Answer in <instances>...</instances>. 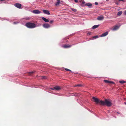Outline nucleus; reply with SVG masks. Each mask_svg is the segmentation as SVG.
I'll list each match as a JSON object with an SVG mask.
<instances>
[{"mask_svg":"<svg viewBox=\"0 0 126 126\" xmlns=\"http://www.w3.org/2000/svg\"><path fill=\"white\" fill-rule=\"evenodd\" d=\"M124 14L125 15H126V11H125L124 12Z\"/></svg>","mask_w":126,"mask_h":126,"instance_id":"32","label":"nucleus"},{"mask_svg":"<svg viewBox=\"0 0 126 126\" xmlns=\"http://www.w3.org/2000/svg\"><path fill=\"white\" fill-rule=\"evenodd\" d=\"M82 86L81 85L78 84L77 85H75L74 86V87H77V86H78V87H81Z\"/></svg>","mask_w":126,"mask_h":126,"instance_id":"20","label":"nucleus"},{"mask_svg":"<svg viewBox=\"0 0 126 126\" xmlns=\"http://www.w3.org/2000/svg\"><path fill=\"white\" fill-rule=\"evenodd\" d=\"M101 105L105 106L106 105L107 106L110 107L111 106L112 103L107 99H106L105 101H101Z\"/></svg>","mask_w":126,"mask_h":126,"instance_id":"1","label":"nucleus"},{"mask_svg":"<svg viewBox=\"0 0 126 126\" xmlns=\"http://www.w3.org/2000/svg\"><path fill=\"white\" fill-rule=\"evenodd\" d=\"M92 98L94 100V102L96 103L97 104H99L100 105H101L100 102L101 101H102V100H100L98 98H95L94 97H93Z\"/></svg>","mask_w":126,"mask_h":126,"instance_id":"4","label":"nucleus"},{"mask_svg":"<svg viewBox=\"0 0 126 126\" xmlns=\"http://www.w3.org/2000/svg\"><path fill=\"white\" fill-rule=\"evenodd\" d=\"M92 98L94 100V102L96 103L97 104H99L100 105H101L100 102L101 101H102V100H100L98 98H95L94 97H93Z\"/></svg>","mask_w":126,"mask_h":126,"instance_id":"3","label":"nucleus"},{"mask_svg":"<svg viewBox=\"0 0 126 126\" xmlns=\"http://www.w3.org/2000/svg\"><path fill=\"white\" fill-rule=\"evenodd\" d=\"M104 81L106 83H107L114 84V82H113L109 81L107 80H104Z\"/></svg>","mask_w":126,"mask_h":126,"instance_id":"10","label":"nucleus"},{"mask_svg":"<svg viewBox=\"0 0 126 126\" xmlns=\"http://www.w3.org/2000/svg\"><path fill=\"white\" fill-rule=\"evenodd\" d=\"M104 18V17L102 16H99L97 18V19L99 20H103Z\"/></svg>","mask_w":126,"mask_h":126,"instance_id":"11","label":"nucleus"},{"mask_svg":"<svg viewBox=\"0 0 126 126\" xmlns=\"http://www.w3.org/2000/svg\"><path fill=\"white\" fill-rule=\"evenodd\" d=\"M42 18L45 22H49V20L48 19H47L44 17H42Z\"/></svg>","mask_w":126,"mask_h":126,"instance_id":"15","label":"nucleus"},{"mask_svg":"<svg viewBox=\"0 0 126 126\" xmlns=\"http://www.w3.org/2000/svg\"><path fill=\"white\" fill-rule=\"evenodd\" d=\"M14 24H16V22H14Z\"/></svg>","mask_w":126,"mask_h":126,"instance_id":"37","label":"nucleus"},{"mask_svg":"<svg viewBox=\"0 0 126 126\" xmlns=\"http://www.w3.org/2000/svg\"><path fill=\"white\" fill-rule=\"evenodd\" d=\"M100 25H95L94 26L92 27V28L93 29H96L97 27H98Z\"/></svg>","mask_w":126,"mask_h":126,"instance_id":"16","label":"nucleus"},{"mask_svg":"<svg viewBox=\"0 0 126 126\" xmlns=\"http://www.w3.org/2000/svg\"><path fill=\"white\" fill-rule=\"evenodd\" d=\"M124 0H119V1H123Z\"/></svg>","mask_w":126,"mask_h":126,"instance_id":"33","label":"nucleus"},{"mask_svg":"<svg viewBox=\"0 0 126 126\" xmlns=\"http://www.w3.org/2000/svg\"><path fill=\"white\" fill-rule=\"evenodd\" d=\"M33 13L35 14H39L41 13V12L39 10H34L33 11Z\"/></svg>","mask_w":126,"mask_h":126,"instance_id":"7","label":"nucleus"},{"mask_svg":"<svg viewBox=\"0 0 126 126\" xmlns=\"http://www.w3.org/2000/svg\"><path fill=\"white\" fill-rule=\"evenodd\" d=\"M25 26L27 28L30 29L33 28L37 26L34 23L30 22L27 23Z\"/></svg>","mask_w":126,"mask_h":126,"instance_id":"2","label":"nucleus"},{"mask_svg":"<svg viewBox=\"0 0 126 126\" xmlns=\"http://www.w3.org/2000/svg\"><path fill=\"white\" fill-rule=\"evenodd\" d=\"M50 89H51L52 90H59L61 89V88L59 86H56L53 88H51Z\"/></svg>","mask_w":126,"mask_h":126,"instance_id":"5","label":"nucleus"},{"mask_svg":"<svg viewBox=\"0 0 126 126\" xmlns=\"http://www.w3.org/2000/svg\"><path fill=\"white\" fill-rule=\"evenodd\" d=\"M42 79H45L46 78V77L45 76H42Z\"/></svg>","mask_w":126,"mask_h":126,"instance_id":"25","label":"nucleus"},{"mask_svg":"<svg viewBox=\"0 0 126 126\" xmlns=\"http://www.w3.org/2000/svg\"><path fill=\"white\" fill-rule=\"evenodd\" d=\"M81 3L82 4H84L85 3V2L83 0L82 1Z\"/></svg>","mask_w":126,"mask_h":126,"instance_id":"28","label":"nucleus"},{"mask_svg":"<svg viewBox=\"0 0 126 126\" xmlns=\"http://www.w3.org/2000/svg\"><path fill=\"white\" fill-rule=\"evenodd\" d=\"M122 14V12L121 11H120L118 12L117 14V15L118 16H120Z\"/></svg>","mask_w":126,"mask_h":126,"instance_id":"18","label":"nucleus"},{"mask_svg":"<svg viewBox=\"0 0 126 126\" xmlns=\"http://www.w3.org/2000/svg\"><path fill=\"white\" fill-rule=\"evenodd\" d=\"M88 34L89 35H90L91 34V32H89Z\"/></svg>","mask_w":126,"mask_h":126,"instance_id":"31","label":"nucleus"},{"mask_svg":"<svg viewBox=\"0 0 126 126\" xmlns=\"http://www.w3.org/2000/svg\"><path fill=\"white\" fill-rule=\"evenodd\" d=\"M34 71H32L30 72H29V75H31V74H33L34 72Z\"/></svg>","mask_w":126,"mask_h":126,"instance_id":"23","label":"nucleus"},{"mask_svg":"<svg viewBox=\"0 0 126 126\" xmlns=\"http://www.w3.org/2000/svg\"><path fill=\"white\" fill-rule=\"evenodd\" d=\"M60 1H58L57 2H56L55 4V5L56 6H57L60 3Z\"/></svg>","mask_w":126,"mask_h":126,"instance_id":"21","label":"nucleus"},{"mask_svg":"<svg viewBox=\"0 0 126 126\" xmlns=\"http://www.w3.org/2000/svg\"><path fill=\"white\" fill-rule=\"evenodd\" d=\"M43 13L45 14H46L48 15H50V14L49 12V11L47 10H43Z\"/></svg>","mask_w":126,"mask_h":126,"instance_id":"9","label":"nucleus"},{"mask_svg":"<svg viewBox=\"0 0 126 126\" xmlns=\"http://www.w3.org/2000/svg\"><path fill=\"white\" fill-rule=\"evenodd\" d=\"M71 9L74 12H76L77 11V10L75 9L71 8Z\"/></svg>","mask_w":126,"mask_h":126,"instance_id":"24","label":"nucleus"},{"mask_svg":"<svg viewBox=\"0 0 126 126\" xmlns=\"http://www.w3.org/2000/svg\"><path fill=\"white\" fill-rule=\"evenodd\" d=\"M65 70H66V71H71V70L69 69H67V68H65Z\"/></svg>","mask_w":126,"mask_h":126,"instance_id":"27","label":"nucleus"},{"mask_svg":"<svg viewBox=\"0 0 126 126\" xmlns=\"http://www.w3.org/2000/svg\"><path fill=\"white\" fill-rule=\"evenodd\" d=\"M106 0L107 1H108L109 0Z\"/></svg>","mask_w":126,"mask_h":126,"instance_id":"36","label":"nucleus"},{"mask_svg":"<svg viewBox=\"0 0 126 126\" xmlns=\"http://www.w3.org/2000/svg\"><path fill=\"white\" fill-rule=\"evenodd\" d=\"M53 20H51L50 21V24H52L53 23Z\"/></svg>","mask_w":126,"mask_h":126,"instance_id":"26","label":"nucleus"},{"mask_svg":"<svg viewBox=\"0 0 126 126\" xmlns=\"http://www.w3.org/2000/svg\"><path fill=\"white\" fill-rule=\"evenodd\" d=\"M98 37V35H96L95 36H94L92 38L93 39H95L97 38Z\"/></svg>","mask_w":126,"mask_h":126,"instance_id":"22","label":"nucleus"},{"mask_svg":"<svg viewBox=\"0 0 126 126\" xmlns=\"http://www.w3.org/2000/svg\"><path fill=\"white\" fill-rule=\"evenodd\" d=\"M119 28L117 26H114L112 28V30L115 31L118 29Z\"/></svg>","mask_w":126,"mask_h":126,"instance_id":"14","label":"nucleus"},{"mask_svg":"<svg viewBox=\"0 0 126 126\" xmlns=\"http://www.w3.org/2000/svg\"><path fill=\"white\" fill-rule=\"evenodd\" d=\"M95 5H98V3L97 2H95Z\"/></svg>","mask_w":126,"mask_h":126,"instance_id":"29","label":"nucleus"},{"mask_svg":"<svg viewBox=\"0 0 126 126\" xmlns=\"http://www.w3.org/2000/svg\"><path fill=\"white\" fill-rule=\"evenodd\" d=\"M108 33V32H106L103 33V34H102L101 35L100 37H104L106 36L107 35Z\"/></svg>","mask_w":126,"mask_h":126,"instance_id":"13","label":"nucleus"},{"mask_svg":"<svg viewBox=\"0 0 126 126\" xmlns=\"http://www.w3.org/2000/svg\"><path fill=\"white\" fill-rule=\"evenodd\" d=\"M85 5L87 6L88 7L91 6L92 4L90 3H87L85 4Z\"/></svg>","mask_w":126,"mask_h":126,"instance_id":"17","label":"nucleus"},{"mask_svg":"<svg viewBox=\"0 0 126 126\" xmlns=\"http://www.w3.org/2000/svg\"><path fill=\"white\" fill-rule=\"evenodd\" d=\"M124 104L126 105V102H124Z\"/></svg>","mask_w":126,"mask_h":126,"instance_id":"34","label":"nucleus"},{"mask_svg":"<svg viewBox=\"0 0 126 126\" xmlns=\"http://www.w3.org/2000/svg\"><path fill=\"white\" fill-rule=\"evenodd\" d=\"M15 6L17 8H20L21 7V5L19 3H16L15 4Z\"/></svg>","mask_w":126,"mask_h":126,"instance_id":"6","label":"nucleus"},{"mask_svg":"<svg viewBox=\"0 0 126 126\" xmlns=\"http://www.w3.org/2000/svg\"><path fill=\"white\" fill-rule=\"evenodd\" d=\"M76 2H78V0H74Z\"/></svg>","mask_w":126,"mask_h":126,"instance_id":"30","label":"nucleus"},{"mask_svg":"<svg viewBox=\"0 0 126 126\" xmlns=\"http://www.w3.org/2000/svg\"><path fill=\"white\" fill-rule=\"evenodd\" d=\"M43 27L45 28H48L50 27V25L48 24H43Z\"/></svg>","mask_w":126,"mask_h":126,"instance_id":"8","label":"nucleus"},{"mask_svg":"<svg viewBox=\"0 0 126 126\" xmlns=\"http://www.w3.org/2000/svg\"><path fill=\"white\" fill-rule=\"evenodd\" d=\"M126 82L124 80H121L119 81V82L120 83L123 84L124 83H125Z\"/></svg>","mask_w":126,"mask_h":126,"instance_id":"19","label":"nucleus"},{"mask_svg":"<svg viewBox=\"0 0 126 126\" xmlns=\"http://www.w3.org/2000/svg\"><path fill=\"white\" fill-rule=\"evenodd\" d=\"M71 47V45H65L62 46V47L64 48H67L70 47Z\"/></svg>","mask_w":126,"mask_h":126,"instance_id":"12","label":"nucleus"},{"mask_svg":"<svg viewBox=\"0 0 126 126\" xmlns=\"http://www.w3.org/2000/svg\"><path fill=\"white\" fill-rule=\"evenodd\" d=\"M117 113L118 114H120V113H119L118 112H117Z\"/></svg>","mask_w":126,"mask_h":126,"instance_id":"35","label":"nucleus"}]
</instances>
